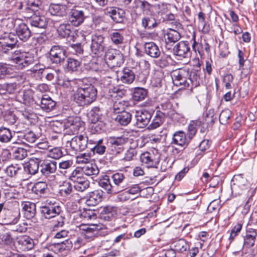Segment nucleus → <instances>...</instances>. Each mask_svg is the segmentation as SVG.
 <instances>
[{"label":"nucleus","mask_w":257,"mask_h":257,"mask_svg":"<svg viewBox=\"0 0 257 257\" xmlns=\"http://www.w3.org/2000/svg\"><path fill=\"white\" fill-rule=\"evenodd\" d=\"M100 187L103 188L108 194H116L113 185L110 183L109 176L105 175L98 182Z\"/></svg>","instance_id":"c85d7f7f"},{"label":"nucleus","mask_w":257,"mask_h":257,"mask_svg":"<svg viewBox=\"0 0 257 257\" xmlns=\"http://www.w3.org/2000/svg\"><path fill=\"white\" fill-rule=\"evenodd\" d=\"M73 165V161L72 160L62 161L59 163L58 168L61 173L65 174L67 170L72 167Z\"/></svg>","instance_id":"13d9d810"},{"label":"nucleus","mask_w":257,"mask_h":257,"mask_svg":"<svg viewBox=\"0 0 257 257\" xmlns=\"http://www.w3.org/2000/svg\"><path fill=\"white\" fill-rule=\"evenodd\" d=\"M57 162L54 161H45L42 158L40 172L45 176L54 173L57 170Z\"/></svg>","instance_id":"2eb2a0df"},{"label":"nucleus","mask_w":257,"mask_h":257,"mask_svg":"<svg viewBox=\"0 0 257 257\" xmlns=\"http://www.w3.org/2000/svg\"><path fill=\"white\" fill-rule=\"evenodd\" d=\"M242 226V225L241 223H237L233 227L230 233V236L229 237V240L230 241H232L238 234L241 230Z\"/></svg>","instance_id":"774afa93"},{"label":"nucleus","mask_w":257,"mask_h":257,"mask_svg":"<svg viewBox=\"0 0 257 257\" xmlns=\"http://www.w3.org/2000/svg\"><path fill=\"white\" fill-rule=\"evenodd\" d=\"M140 159L141 162L146 164L148 167H155L159 162L158 156L148 152L143 153L140 156Z\"/></svg>","instance_id":"aec40b11"},{"label":"nucleus","mask_w":257,"mask_h":257,"mask_svg":"<svg viewBox=\"0 0 257 257\" xmlns=\"http://www.w3.org/2000/svg\"><path fill=\"white\" fill-rule=\"evenodd\" d=\"M13 242V238L10 232L6 230H0V243L11 245Z\"/></svg>","instance_id":"79ce46f5"},{"label":"nucleus","mask_w":257,"mask_h":257,"mask_svg":"<svg viewBox=\"0 0 257 257\" xmlns=\"http://www.w3.org/2000/svg\"><path fill=\"white\" fill-rule=\"evenodd\" d=\"M174 250L179 252H183L188 248L189 245L184 239H179L173 241L171 244Z\"/></svg>","instance_id":"e433bc0d"},{"label":"nucleus","mask_w":257,"mask_h":257,"mask_svg":"<svg viewBox=\"0 0 257 257\" xmlns=\"http://www.w3.org/2000/svg\"><path fill=\"white\" fill-rule=\"evenodd\" d=\"M30 25L34 27L45 28L47 25L46 18L43 16L34 15L29 20Z\"/></svg>","instance_id":"bb28decb"},{"label":"nucleus","mask_w":257,"mask_h":257,"mask_svg":"<svg viewBox=\"0 0 257 257\" xmlns=\"http://www.w3.org/2000/svg\"><path fill=\"white\" fill-rule=\"evenodd\" d=\"M13 136L10 129L2 127L0 128V141L8 143L12 139Z\"/></svg>","instance_id":"a18cd8bd"},{"label":"nucleus","mask_w":257,"mask_h":257,"mask_svg":"<svg viewBox=\"0 0 257 257\" xmlns=\"http://www.w3.org/2000/svg\"><path fill=\"white\" fill-rule=\"evenodd\" d=\"M148 92L146 89L143 88H136L133 93V99L136 101L144 100L147 97Z\"/></svg>","instance_id":"ea45409f"},{"label":"nucleus","mask_w":257,"mask_h":257,"mask_svg":"<svg viewBox=\"0 0 257 257\" xmlns=\"http://www.w3.org/2000/svg\"><path fill=\"white\" fill-rule=\"evenodd\" d=\"M244 179L240 175L234 176L231 183L232 192L236 195L240 194L244 187Z\"/></svg>","instance_id":"b1692460"},{"label":"nucleus","mask_w":257,"mask_h":257,"mask_svg":"<svg viewBox=\"0 0 257 257\" xmlns=\"http://www.w3.org/2000/svg\"><path fill=\"white\" fill-rule=\"evenodd\" d=\"M47 190L48 185L45 181L35 183L32 188V192L39 196L45 194Z\"/></svg>","instance_id":"473e14b6"},{"label":"nucleus","mask_w":257,"mask_h":257,"mask_svg":"<svg viewBox=\"0 0 257 257\" xmlns=\"http://www.w3.org/2000/svg\"><path fill=\"white\" fill-rule=\"evenodd\" d=\"M73 183V187L76 191L79 192L84 191L89 187L90 185V182L86 177L78 180V182L76 181Z\"/></svg>","instance_id":"c9c22d12"},{"label":"nucleus","mask_w":257,"mask_h":257,"mask_svg":"<svg viewBox=\"0 0 257 257\" xmlns=\"http://www.w3.org/2000/svg\"><path fill=\"white\" fill-rule=\"evenodd\" d=\"M198 16L199 24L200 25L202 26V32L205 34L208 33L210 28L209 25L205 23L204 14L203 12H199Z\"/></svg>","instance_id":"69168bd1"},{"label":"nucleus","mask_w":257,"mask_h":257,"mask_svg":"<svg viewBox=\"0 0 257 257\" xmlns=\"http://www.w3.org/2000/svg\"><path fill=\"white\" fill-rule=\"evenodd\" d=\"M101 214L104 215L105 219L111 220L116 215V208L115 207L107 206L103 208Z\"/></svg>","instance_id":"37998d69"},{"label":"nucleus","mask_w":257,"mask_h":257,"mask_svg":"<svg viewBox=\"0 0 257 257\" xmlns=\"http://www.w3.org/2000/svg\"><path fill=\"white\" fill-rule=\"evenodd\" d=\"M22 205L24 216L27 219H30L35 215L36 205L35 203L30 202H25L22 203Z\"/></svg>","instance_id":"cd10ccee"},{"label":"nucleus","mask_w":257,"mask_h":257,"mask_svg":"<svg viewBox=\"0 0 257 257\" xmlns=\"http://www.w3.org/2000/svg\"><path fill=\"white\" fill-rule=\"evenodd\" d=\"M97 94V89L93 85H84L77 89L74 95V100L80 106L88 105L96 99Z\"/></svg>","instance_id":"f257e3e1"},{"label":"nucleus","mask_w":257,"mask_h":257,"mask_svg":"<svg viewBox=\"0 0 257 257\" xmlns=\"http://www.w3.org/2000/svg\"><path fill=\"white\" fill-rule=\"evenodd\" d=\"M80 66V62L76 59L69 58L67 59L66 65L68 71H77Z\"/></svg>","instance_id":"de8ad7c7"},{"label":"nucleus","mask_w":257,"mask_h":257,"mask_svg":"<svg viewBox=\"0 0 257 257\" xmlns=\"http://www.w3.org/2000/svg\"><path fill=\"white\" fill-rule=\"evenodd\" d=\"M85 68L89 71L98 72L101 71V65L99 61L92 60L85 66Z\"/></svg>","instance_id":"bf43d9fd"},{"label":"nucleus","mask_w":257,"mask_h":257,"mask_svg":"<svg viewBox=\"0 0 257 257\" xmlns=\"http://www.w3.org/2000/svg\"><path fill=\"white\" fill-rule=\"evenodd\" d=\"M65 128L73 134L77 133L81 125L80 118L73 116H69L64 120Z\"/></svg>","instance_id":"ddd939ff"},{"label":"nucleus","mask_w":257,"mask_h":257,"mask_svg":"<svg viewBox=\"0 0 257 257\" xmlns=\"http://www.w3.org/2000/svg\"><path fill=\"white\" fill-rule=\"evenodd\" d=\"M201 124V121L199 120H192L188 126L187 137L191 141L195 136L197 131L198 126Z\"/></svg>","instance_id":"72a5a7b5"},{"label":"nucleus","mask_w":257,"mask_h":257,"mask_svg":"<svg viewBox=\"0 0 257 257\" xmlns=\"http://www.w3.org/2000/svg\"><path fill=\"white\" fill-rule=\"evenodd\" d=\"M190 142L187 135L182 131L176 132L173 135L171 144H175L181 147H186Z\"/></svg>","instance_id":"6ab92c4d"},{"label":"nucleus","mask_w":257,"mask_h":257,"mask_svg":"<svg viewBox=\"0 0 257 257\" xmlns=\"http://www.w3.org/2000/svg\"><path fill=\"white\" fill-rule=\"evenodd\" d=\"M41 108L46 112H49L54 109L56 102L52 98L47 96L44 95L40 101V103H37Z\"/></svg>","instance_id":"a878e982"},{"label":"nucleus","mask_w":257,"mask_h":257,"mask_svg":"<svg viewBox=\"0 0 257 257\" xmlns=\"http://www.w3.org/2000/svg\"><path fill=\"white\" fill-rule=\"evenodd\" d=\"M71 149L74 152H81L87 148L90 147V143H88V137L83 135L76 136L73 137L70 142Z\"/></svg>","instance_id":"0eeeda50"},{"label":"nucleus","mask_w":257,"mask_h":257,"mask_svg":"<svg viewBox=\"0 0 257 257\" xmlns=\"http://www.w3.org/2000/svg\"><path fill=\"white\" fill-rule=\"evenodd\" d=\"M17 37L21 41L27 42L32 35V33L28 26L24 23H21L16 27Z\"/></svg>","instance_id":"dca6fc26"},{"label":"nucleus","mask_w":257,"mask_h":257,"mask_svg":"<svg viewBox=\"0 0 257 257\" xmlns=\"http://www.w3.org/2000/svg\"><path fill=\"white\" fill-rule=\"evenodd\" d=\"M11 61L17 69L22 70L33 64L35 60L32 54L16 51L11 58Z\"/></svg>","instance_id":"f03ea898"},{"label":"nucleus","mask_w":257,"mask_h":257,"mask_svg":"<svg viewBox=\"0 0 257 257\" xmlns=\"http://www.w3.org/2000/svg\"><path fill=\"white\" fill-rule=\"evenodd\" d=\"M257 235L256 232L254 229L248 231L244 238L243 246L246 248L253 246L255 243V240Z\"/></svg>","instance_id":"7c9ffc66"},{"label":"nucleus","mask_w":257,"mask_h":257,"mask_svg":"<svg viewBox=\"0 0 257 257\" xmlns=\"http://www.w3.org/2000/svg\"><path fill=\"white\" fill-rule=\"evenodd\" d=\"M73 28L69 23H63L60 25L57 28V32L59 36L63 38L71 36Z\"/></svg>","instance_id":"2f4dec72"},{"label":"nucleus","mask_w":257,"mask_h":257,"mask_svg":"<svg viewBox=\"0 0 257 257\" xmlns=\"http://www.w3.org/2000/svg\"><path fill=\"white\" fill-rule=\"evenodd\" d=\"M160 24V21L157 20L152 16H147L142 18V26L147 30H152L158 27Z\"/></svg>","instance_id":"412c9836"},{"label":"nucleus","mask_w":257,"mask_h":257,"mask_svg":"<svg viewBox=\"0 0 257 257\" xmlns=\"http://www.w3.org/2000/svg\"><path fill=\"white\" fill-rule=\"evenodd\" d=\"M110 38L113 42L115 45H119L122 44L124 38L122 34L118 32H114L110 35Z\"/></svg>","instance_id":"680f3d73"},{"label":"nucleus","mask_w":257,"mask_h":257,"mask_svg":"<svg viewBox=\"0 0 257 257\" xmlns=\"http://www.w3.org/2000/svg\"><path fill=\"white\" fill-rule=\"evenodd\" d=\"M231 115V111L228 109L223 110L219 115V121L222 124H226L229 123V119Z\"/></svg>","instance_id":"5fc2aeb1"},{"label":"nucleus","mask_w":257,"mask_h":257,"mask_svg":"<svg viewBox=\"0 0 257 257\" xmlns=\"http://www.w3.org/2000/svg\"><path fill=\"white\" fill-rule=\"evenodd\" d=\"M162 110L161 113L165 116H169L173 114V110L172 109V104L168 100L161 103L160 107ZM161 112V111H160Z\"/></svg>","instance_id":"49530a36"},{"label":"nucleus","mask_w":257,"mask_h":257,"mask_svg":"<svg viewBox=\"0 0 257 257\" xmlns=\"http://www.w3.org/2000/svg\"><path fill=\"white\" fill-rule=\"evenodd\" d=\"M144 49L145 53L152 58H157L160 56L161 51L158 45L154 42L145 43Z\"/></svg>","instance_id":"393cba45"},{"label":"nucleus","mask_w":257,"mask_h":257,"mask_svg":"<svg viewBox=\"0 0 257 257\" xmlns=\"http://www.w3.org/2000/svg\"><path fill=\"white\" fill-rule=\"evenodd\" d=\"M47 156L54 159H58L63 156V153L61 149L54 148L49 151Z\"/></svg>","instance_id":"e2e57ef3"},{"label":"nucleus","mask_w":257,"mask_h":257,"mask_svg":"<svg viewBox=\"0 0 257 257\" xmlns=\"http://www.w3.org/2000/svg\"><path fill=\"white\" fill-rule=\"evenodd\" d=\"M50 202L41 208V213L47 219L56 217L61 211V207L56 203Z\"/></svg>","instance_id":"9d476101"},{"label":"nucleus","mask_w":257,"mask_h":257,"mask_svg":"<svg viewBox=\"0 0 257 257\" xmlns=\"http://www.w3.org/2000/svg\"><path fill=\"white\" fill-rule=\"evenodd\" d=\"M105 61L110 68L118 69L123 62V57L119 51L110 49L105 53Z\"/></svg>","instance_id":"7ed1b4c3"},{"label":"nucleus","mask_w":257,"mask_h":257,"mask_svg":"<svg viewBox=\"0 0 257 257\" xmlns=\"http://www.w3.org/2000/svg\"><path fill=\"white\" fill-rule=\"evenodd\" d=\"M5 173L10 177H15L21 174L23 171V168L22 166L18 165H11L8 166L5 170Z\"/></svg>","instance_id":"58836bf2"},{"label":"nucleus","mask_w":257,"mask_h":257,"mask_svg":"<svg viewBox=\"0 0 257 257\" xmlns=\"http://www.w3.org/2000/svg\"><path fill=\"white\" fill-rule=\"evenodd\" d=\"M171 75L174 85L182 87H187L189 86L190 83L188 79V71L175 70L171 72Z\"/></svg>","instance_id":"6e6552de"},{"label":"nucleus","mask_w":257,"mask_h":257,"mask_svg":"<svg viewBox=\"0 0 257 257\" xmlns=\"http://www.w3.org/2000/svg\"><path fill=\"white\" fill-rule=\"evenodd\" d=\"M49 58L52 63L61 65L66 58V51L59 45L52 47L49 53Z\"/></svg>","instance_id":"423d86ee"},{"label":"nucleus","mask_w":257,"mask_h":257,"mask_svg":"<svg viewBox=\"0 0 257 257\" xmlns=\"http://www.w3.org/2000/svg\"><path fill=\"white\" fill-rule=\"evenodd\" d=\"M127 106L126 102L124 101L118 100L114 102L112 106L114 113L119 114L122 112L125 111V108Z\"/></svg>","instance_id":"3c124183"},{"label":"nucleus","mask_w":257,"mask_h":257,"mask_svg":"<svg viewBox=\"0 0 257 257\" xmlns=\"http://www.w3.org/2000/svg\"><path fill=\"white\" fill-rule=\"evenodd\" d=\"M188 79L189 83L191 84L192 87H196L199 85L200 76L199 71L195 69H192L190 72H189Z\"/></svg>","instance_id":"4c0bfd02"},{"label":"nucleus","mask_w":257,"mask_h":257,"mask_svg":"<svg viewBox=\"0 0 257 257\" xmlns=\"http://www.w3.org/2000/svg\"><path fill=\"white\" fill-rule=\"evenodd\" d=\"M132 120V114L126 111L117 114L115 120L122 125H127Z\"/></svg>","instance_id":"f704fd0d"},{"label":"nucleus","mask_w":257,"mask_h":257,"mask_svg":"<svg viewBox=\"0 0 257 257\" xmlns=\"http://www.w3.org/2000/svg\"><path fill=\"white\" fill-rule=\"evenodd\" d=\"M89 149L94 153H96L99 155L103 154L106 151V147L103 143V140H98L93 147L90 146Z\"/></svg>","instance_id":"603ef678"},{"label":"nucleus","mask_w":257,"mask_h":257,"mask_svg":"<svg viewBox=\"0 0 257 257\" xmlns=\"http://www.w3.org/2000/svg\"><path fill=\"white\" fill-rule=\"evenodd\" d=\"M102 108L99 106H94L89 112V117L92 123H96L100 118L102 114Z\"/></svg>","instance_id":"a19ab883"},{"label":"nucleus","mask_w":257,"mask_h":257,"mask_svg":"<svg viewBox=\"0 0 257 257\" xmlns=\"http://www.w3.org/2000/svg\"><path fill=\"white\" fill-rule=\"evenodd\" d=\"M42 158L33 157L30 159L26 167H23V170L30 175H35L41 168Z\"/></svg>","instance_id":"f3484780"},{"label":"nucleus","mask_w":257,"mask_h":257,"mask_svg":"<svg viewBox=\"0 0 257 257\" xmlns=\"http://www.w3.org/2000/svg\"><path fill=\"white\" fill-rule=\"evenodd\" d=\"M120 81L124 84H132L135 79L136 75L133 70L128 67L124 68L119 72Z\"/></svg>","instance_id":"4be33fe9"},{"label":"nucleus","mask_w":257,"mask_h":257,"mask_svg":"<svg viewBox=\"0 0 257 257\" xmlns=\"http://www.w3.org/2000/svg\"><path fill=\"white\" fill-rule=\"evenodd\" d=\"M165 38L166 44H174L180 40L181 35L178 31L170 29L167 31Z\"/></svg>","instance_id":"c756f323"},{"label":"nucleus","mask_w":257,"mask_h":257,"mask_svg":"<svg viewBox=\"0 0 257 257\" xmlns=\"http://www.w3.org/2000/svg\"><path fill=\"white\" fill-rule=\"evenodd\" d=\"M22 98L23 103L29 106H31L34 103H37L34 99L32 92L30 90L24 92Z\"/></svg>","instance_id":"8fccbe9b"},{"label":"nucleus","mask_w":257,"mask_h":257,"mask_svg":"<svg viewBox=\"0 0 257 257\" xmlns=\"http://www.w3.org/2000/svg\"><path fill=\"white\" fill-rule=\"evenodd\" d=\"M69 11V6L65 4H51L49 7V12L51 15L63 19Z\"/></svg>","instance_id":"f8f14e48"},{"label":"nucleus","mask_w":257,"mask_h":257,"mask_svg":"<svg viewBox=\"0 0 257 257\" xmlns=\"http://www.w3.org/2000/svg\"><path fill=\"white\" fill-rule=\"evenodd\" d=\"M152 116V113L147 110L137 111L135 115L136 125L139 128L145 127L150 121Z\"/></svg>","instance_id":"4468645a"},{"label":"nucleus","mask_w":257,"mask_h":257,"mask_svg":"<svg viewBox=\"0 0 257 257\" xmlns=\"http://www.w3.org/2000/svg\"><path fill=\"white\" fill-rule=\"evenodd\" d=\"M67 15L68 23L75 27L81 25L86 18L84 9L79 6H74L69 9Z\"/></svg>","instance_id":"20e7f679"},{"label":"nucleus","mask_w":257,"mask_h":257,"mask_svg":"<svg viewBox=\"0 0 257 257\" xmlns=\"http://www.w3.org/2000/svg\"><path fill=\"white\" fill-rule=\"evenodd\" d=\"M85 175H96L99 173V169L95 165L88 164L82 168Z\"/></svg>","instance_id":"09e8293b"},{"label":"nucleus","mask_w":257,"mask_h":257,"mask_svg":"<svg viewBox=\"0 0 257 257\" xmlns=\"http://www.w3.org/2000/svg\"><path fill=\"white\" fill-rule=\"evenodd\" d=\"M19 243L25 246L28 249H32L34 246V240L28 236H24L19 240Z\"/></svg>","instance_id":"4d7b16f0"},{"label":"nucleus","mask_w":257,"mask_h":257,"mask_svg":"<svg viewBox=\"0 0 257 257\" xmlns=\"http://www.w3.org/2000/svg\"><path fill=\"white\" fill-rule=\"evenodd\" d=\"M85 174L82 168L77 167L69 176V179L73 182L78 181L85 177Z\"/></svg>","instance_id":"c03bdc74"},{"label":"nucleus","mask_w":257,"mask_h":257,"mask_svg":"<svg viewBox=\"0 0 257 257\" xmlns=\"http://www.w3.org/2000/svg\"><path fill=\"white\" fill-rule=\"evenodd\" d=\"M62 194L64 196L70 195L73 191V186L69 182H64L61 185L60 190Z\"/></svg>","instance_id":"052dcab7"},{"label":"nucleus","mask_w":257,"mask_h":257,"mask_svg":"<svg viewBox=\"0 0 257 257\" xmlns=\"http://www.w3.org/2000/svg\"><path fill=\"white\" fill-rule=\"evenodd\" d=\"M41 5V2L39 0H28L27 9L36 12L38 10Z\"/></svg>","instance_id":"338daca9"},{"label":"nucleus","mask_w":257,"mask_h":257,"mask_svg":"<svg viewBox=\"0 0 257 257\" xmlns=\"http://www.w3.org/2000/svg\"><path fill=\"white\" fill-rule=\"evenodd\" d=\"M27 151L23 148H17L13 152V158L18 160H22L27 156Z\"/></svg>","instance_id":"864d4df0"},{"label":"nucleus","mask_w":257,"mask_h":257,"mask_svg":"<svg viewBox=\"0 0 257 257\" xmlns=\"http://www.w3.org/2000/svg\"><path fill=\"white\" fill-rule=\"evenodd\" d=\"M113 186L116 193L123 191L130 187L128 179L122 173H116L111 176Z\"/></svg>","instance_id":"1a4fd4ad"},{"label":"nucleus","mask_w":257,"mask_h":257,"mask_svg":"<svg viewBox=\"0 0 257 257\" xmlns=\"http://www.w3.org/2000/svg\"><path fill=\"white\" fill-rule=\"evenodd\" d=\"M91 49L94 54L102 52L105 48L104 37L101 35H94L92 37Z\"/></svg>","instance_id":"a211bd4d"},{"label":"nucleus","mask_w":257,"mask_h":257,"mask_svg":"<svg viewBox=\"0 0 257 257\" xmlns=\"http://www.w3.org/2000/svg\"><path fill=\"white\" fill-rule=\"evenodd\" d=\"M22 137L24 140L23 143L25 144L33 143L37 139L36 135L31 131L25 132Z\"/></svg>","instance_id":"6e6d98bb"},{"label":"nucleus","mask_w":257,"mask_h":257,"mask_svg":"<svg viewBox=\"0 0 257 257\" xmlns=\"http://www.w3.org/2000/svg\"><path fill=\"white\" fill-rule=\"evenodd\" d=\"M173 54L181 58H186L191 56V50L188 41H180L173 48Z\"/></svg>","instance_id":"9b49d317"},{"label":"nucleus","mask_w":257,"mask_h":257,"mask_svg":"<svg viewBox=\"0 0 257 257\" xmlns=\"http://www.w3.org/2000/svg\"><path fill=\"white\" fill-rule=\"evenodd\" d=\"M18 39L17 36L12 33H5L0 36V52L5 53L12 50L16 46Z\"/></svg>","instance_id":"39448f33"},{"label":"nucleus","mask_w":257,"mask_h":257,"mask_svg":"<svg viewBox=\"0 0 257 257\" xmlns=\"http://www.w3.org/2000/svg\"><path fill=\"white\" fill-rule=\"evenodd\" d=\"M107 10L109 16L114 22L121 23L123 22L125 12L123 10L116 8H110Z\"/></svg>","instance_id":"5701e85b"},{"label":"nucleus","mask_w":257,"mask_h":257,"mask_svg":"<svg viewBox=\"0 0 257 257\" xmlns=\"http://www.w3.org/2000/svg\"><path fill=\"white\" fill-rule=\"evenodd\" d=\"M128 139L121 136L120 137L114 138L110 140V144L116 145L120 148H123V145L127 141Z\"/></svg>","instance_id":"0e129e2a"}]
</instances>
